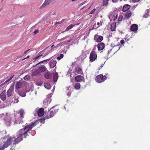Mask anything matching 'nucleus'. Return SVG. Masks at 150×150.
<instances>
[{"instance_id": "obj_46", "label": "nucleus", "mask_w": 150, "mask_h": 150, "mask_svg": "<svg viewBox=\"0 0 150 150\" xmlns=\"http://www.w3.org/2000/svg\"><path fill=\"white\" fill-rule=\"evenodd\" d=\"M67 37V36H66L65 37H64V38H61V39H60V40H59V41H62V40H64V39H65V38H66Z\"/></svg>"}, {"instance_id": "obj_25", "label": "nucleus", "mask_w": 150, "mask_h": 150, "mask_svg": "<svg viewBox=\"0 0 150 150\" xmlns=\"http://www.w3.org/2000/svg\"><path fill=\"white\" fill-rule=\"evenodd\" d=\"M20 114V116L21 117L23 118L24 117V115L25 113L24 112V110L23 109H21L19 111Z\"/></svg>"}, {"instance_id": "obj_32", "label": "nucleus", "mask_w": 150, "mask_h": 150, "mask_svg": "<svg viewBox=\"0 0 150 150\" xmlns=\"http://www.w3.org/2000/svg\"><path fill=\"white\" fill-rule=\"evenodd\" d=\"M130 7V5L126 4L124 6L122 9H129Z\"/></svg>"}, {"instance_id": "obj_58", "label": "nucleus", "mask_w": 150, "mask_h": 150, "mask_svg": "<svg viewBox=\"0 0 150 150\" xmlns=\"http://www.w3.org/2000/svg\"><path fill=\"white\" fill-rule=\"evenodd\" d=\"M94 26H95V25H93V28L92 29H90V30H93V29L94 28Z\"/></svg>"}, {"instance_id": "obj_33", "label": "nucleus", "mask_w": 150, "mask_h": 150, "mask_svg": "<svg viewBox=\"0 0 150 150\" xmlns=\"http://www.w3.org/2000/svg\"><path fill=\"white\" fill-rule=\"evenodd\" d=\"M91 6L90 5L87 4L85 6H83V7L81 8L80 9H83L84 8H85L86 9H89L90 8Z\"/></svg>"}, {"instance_id": "obj_17", "label": "nucleus", "mask_w": 150, "mask_h": 150, "mask_svg": "<svg viewBox=\"0 0 150 150\" xmlns=\"http://www.w3.org/2000/svg\"><path fill=\"white\" fill-rule=\"evenodd\" d=\"M40 75V72H39V70L38 69L35 70L32 72V75L33 76H35Z\"/></svg>"}, {"instance_id": "obj_42", "label": "nucleus", "mask_w": 150, "mask_h": 150, "mask_svg": "<svg viewBox=\"0 0 150 150\" xmlns=\"http://www.w3.org/2000/svg\"><path fill=\"white\" fill-rule=\"evenodd\" d=\"M42 81H40L37 82L36 83V84L38 86H40L42 85Z\"/></svg>"}, {"instance_id": "obj_44", "label": "nucleus", "mask_w": 150, "mask_h": 150, "mask_svg": "<svg viewBox=\"0 0 150 150\" xmlns=\"http://www.w3.org/2000/svg\"><path fill=\"white\" fill-rule=\"evenodd\" d=\"M35 134V130H33L31 132L32 135L34 136Z\"/></svg>"}, {"instance_id": "obj_8", "label": "nucleus", "mask_w": 150, "mask_h": 150, "mask_svg": "<svg viewBox=\"0 0 150 150\" xmlns=\"http://www.w3.org/2000/svg\"><path fill=\"white\" fill-rule=\"evenodd\" d=\"M97 58V54L94 51H92L90 55V59L91 62L95 61Z\"/></svg>"}, {"instance_id": "obj_23", "label": "nucleus", "mask_w": 150, "mask_h": 150, "mask_svg": "<svg viewBox=\"0 0 150 150\" xmlns=\"http://www.w3.org/2000/svg\"><path fill=\"white\" fill-rule=\"evenodd\" d=\"M23 85V83L20 81H18L16 85V89H18L19 88H21Z\"/></svg>"}, {"instance_id": "obj_22", "label": "nucleus", "mask_w": 150, "mask_h": 150, "mask_svg": "<svg viewBox=\"0 0 150 150\" xmlns=\"http://www.w3.org/2000/svg\"><path fill=\"white\" fill-rule=\"evenodd\" d=\"M83 79V76L81 75H79L76 76L75 79V80L78 82H80L82 81Z\"/></svg>"}, {"instance_id": "obj_55", "label": "nucleus", "mask_w": 150, "mask_h": 150, "mask_svg": "<svg viewBox=\"0 0 150 150\" xmlns=\"http://www.w3.org/2000/svg\"><path fill=\"white\" fill-rule=\"evenodd\" d=\"M97 24L98 26L97 27V28H98L100 26V23L99 22H98Z\"/></svg>"}, {"instance_id": "obj_27", "label": "nucleus", "mask_w": 150, "mask_h": 150, "mask_svg": "<svg viewBox=\"0 0 150 150\" xmlns=\"http://www.w3.org/2000/svg\"><path fill=\"white\" fill-rule=\"evenodd\" d=\"M13 75L10 76H8L6 78V80L4 83H7L8 82L10 81L13 77Z\"/></svg>"}, {"instance_id": "obj_59", "label": "nucleus", "mask_w": 150, "mask_h": 150, "mask_svg": "<svg viewBox=\"0 0 150 150\" xmlns=\"http://www.w3.org/2000/svg\"><path fill=\"white\" fill-rule=\"evenodd\" d=\"M29 50H27L25 52H24V54H25L26 53V52H27L28 51H29Z\"/></svg>"}, {"instance_id": "obj_52", "label": "nucleus", "mask_w": 150, "mask_h": 150, "mask_svg": "<svg viewBox=\"0 0 150 150\" xmlns=\"http://www.w3.org/2000/svg\"><path fill=\"white\" fill-rule=\"evenodd\" d=\"M45 120L44 119H41V122H43V123H44L45 122Z\"/></svg>"}, {"instance_id": "obj_57", "label": "nucleus", "mask_w": 150, "mask_h": 150, "mask_svg": "<svg viewBox=\"0 0 150 150\" xmlns=\"http://www.w3.org/2000/svg\"><path fill=\"white\" fill-rule=\"evenodd\" d=\"M112 49H111L109 51H108V54H109V53H110V52H111V51L112 50Z\"/></svg>"}, {"instance_id": "obj_41", "label": "nucleus", "mask_w": 150, "mask_h": 150, "mask_svg": "<svg viewBox=\"0 0 150 150\" xmlns=\"http://www.w3.org/2000/svg\"><path fill=\"white\" fill-rule=\"evenodd\" d=\"M64 57V55L63 54H61L60 55L57 57V59L58 60H60L62 58Z\"/></svg>"}, {"instance_id": "obj_3", "label": "nucleus", "mask_w": 150, "mask_h": 150, "mask_svg": "<svg viewBox=\"0 0 150 150\" xmlns=\"http://www.w3.org/2000/svg\"><path fill=\"white\" fill-rule=\"evenodd\" d=\"M71 40H69L68 41H64V42H61L59 44L55 46H54V45H52L51 47H50L49 46L47 47V48H48V51L47 52H49V53L52 51H53L55 49L57 48V47H58L59 46H61L62 45H64L67 44L68 42H70Z\"/></svg>"}, {"instance_id": "obj_50", "label": "nucleus", "mask_w": 150, "mask_h": 150, "mask_svg": "<svg viewBox=\"0 0 150 150\" xmlns=\"http://www.w3.org/2000/svg\"><path fill=\"white\" fill-rule=\"evenodd\" d=\"M71 91L68 92L67 93V95L68 96H70L71 95Z\"/></svg>"}, {"instance_id": "obj_5", "label": "nucleus", "mask_w": 150, "mask_h": 150, "mask_svg": "<svg viewBox=\"0 0 150 150\" xmlns=\"http://www.w3.org/2000/svg\"><path fill=\"white\" fill-rule=\"evenodd\" d=\"M117 10H114L112 13H109L108 17L110 21H115L117 19Z\"/></svg>"}, {"instance_id": "obj_4", "label": "nucleus", "mask_w": 150, "mask_h": 150, "mask_svg": "<svg viewBox=\"0 0 150 150\" xmlns=\"http://www.w3.org/2000/svg\"><path fill=\"white\" fill-rule=\"evenodd\" d=\"M14 86L11 85L10 88L7 92V95L8 99H11V97H14L15 94L13 92Z\"/></svg>"}, {"instance_id": "obj_39", "label": "nucleus", "mask_w": 150, "mask_h": 150, "mask_svg": "<svg viewBox=\"0 0 150 150\" xmlns=\"http://www.w3.org/2000/svg\"><path fill=\"white\" fill-rule=\"evenodd\" d=\"M44 76H45V78L47 79H49L50 76V74L48 73H46L45 74Z\"/></svg>"}, {"instance_id": "obj_60", "label": "nucleus", "mask_w": 150, "mask_h": 150, "mask_svg": "<svg viewBox=\"0 0 150 150\" xmlns=\"http://www.w3.org/2000/svg\"><path fill=\"white\" fill-rule=\"evenodd\" d=\"M2 133L4 134H6V131H4L2 132Z\"/></svg>"}, {"instance_id": "obj_34", "label": "nucleus", "mask_w": 150, "mask_h": 150, "mask_svg": "<svg viewBox=\"0 0 150 150\" xmlns=\"http://www.w3.org/2000/svg\"><path fill=\"white\" fill-rule=\"evenodd\" d=\"M52 58V57H51V58H50L49 59H46V60H45L41 61V62H40L38 63V64H36V65H33V67H35V66H36L37 65H38V64H40L41 63H43V62H46L47 61H48L50 59Z\"/></svg>"}, {"instance_id": "obj_14", "label": "nucleus", "mask_w": 150, "mask_h": 150, "mask_svg": "<svg viewBox=\"0 0 150 150\" xmlns=\"http://www.w3.org/2000/svg\"><path fill=\"white\" fill-rule=\"evenodd\" d=\"M9 100L10 102L15 103H17L18 102V97L15 96V95H14V97H11V99H9Z\"/></svg>"}, {"instance_id": "obj_21", "label": "nucleus", "mask_w": 150, "mask_h": 150, "mask_svg": "<svg viewBox=\"0 0 150 150\" xmlns=\"http://www.w3.org/2000/svg\"><path fill=\"white\" fill-rule=\"evenodd\" d=\"M46 69V68L45 66L44 65H42L40 66L38 69L39 70V72H40V73L41 72H43L45 71Z\"/></svg>"}, {"instance_id": "obj_29", "label": "nucleus", "mask_w": 150, "mask_h": 150, "mask_svg": "<svg viewBox=\"0 0 150 150\" xmlns=\"http://www.w3.org/2000/svg\"><path fill=\"white\" fill-rule=\"evenodd\" d=\"M149 10H146L145 12V13L143 16L144 18H147L149 16Z\"/></svg>"}, {"instance_id": "obj_54", "label": "nucleus", "mask_w": 150, "mask_h": 150, "mask_svg": "<svg viewBox=\"0 0 150 150\" xmlns=\"http://www.w3.org/2000/svg\"><path fill=\"white\" fill-rule=\"evenodd\" d=\"M133 2H138L140 0H132Z\"/></svg>"}, {"instance_id": "obj_63", "label": "nucleus", "mask_w": 150, "mask_h": 150, "mask_svg": "<svg viewBox=\"0 0 150 150\" xmlns=\"http://www.w3.org/2000/svg\"><path fill=\"white\" fill-rule=\"evenodd\" d=\"M23 122L22 121H21V122H18L19 124L22 123V122Z\"/></svg>"}, {"instance_id": "obj_19", "label": "nucleus", "mask_w": 150, "mask_h": 150, "mask_svg": "<svg viewBox=\"0 0 150 150\" xmlns=\"http://www.w3.org/2000/svg\"><path fill=\"white\" fill-rule=\"evenodd\" d=\"M105 45L102 42L99 43L98 45V48L99 50H101L104 48Z\"/></svg>"}, {"instance_id": "obj_12", "label": "nucleus", "mask_w": 150, "mask_h": 150, "mask_svg": "<svg viewBox=\"0 0 150 150\" xmlns=\"http://www.w3.org/2000/svg\"><path fill=\"white\" fill-rule=\"evenodd\" d=\"M0 98L1 100L3 101H4L6 99V96L5 90L3 91L1 93L0 95Z\"/></svg>"}, {"instance_id": "obj_64", "label": "nucleus", "mask_w": 150, "mask_h": 150, "mask_svg": "<svg viewBox=\"0 0 150 150\" xmlns=\"http://www.w3.org/2000/svg\"><path fill=\"white\" fill-rule=\"evenodd\" d=\"M70 71L69 70L68 71V73H67V74H68L69 73V74H70Z\"/></svg>"}, {"instance_id": "obj_47", "label": "nucleus", "mask_w": 150, "mask_h": 150, "mask_svg": "<svg viewBox=\"0 0 150 150\" xmlns=\"http://www.w3.org/2000/svg\"><path fill=\"white\" fill-rule=\"evenodd\" d=\"M120 43L122 44L123 45L124 44V40H122L120 41Z\"/></svg>"}, {"instance_id": "obj_26", "label": "nucleus", "mask_w": 150, "mask_h": 150, "mask_svg": "<svg viewBox=\"0 0 150 150\" xmlns=\"http://www.w3.org/2000/svg\"><path fill=\"white\" fill-rule=\"evenodd\" d=\"M13 75L10 76H8L6 78V80L4 83H7L8 82L10 81L13 77Z\"/></svg>"}, {"instance_id": "obj_7", "label": "nucleus", "mask_w": 150, "mask_h": 150, "mask_svg": "<svg viewBox=\"0 0 150 150\" xmlns=\"http://www.w3.org/2000/svg\"><path fill=\"white\" fill-rule=\"evenodd\" d=\"M52 96V94H48L47 96V98L43 101V103L45 105V107H47V105L51 102V100L50 98Z\"/></svg>"}, {"instance_id": "obj_30", "label": "nucleus", "mask_w": 150, "mask_h": 150, "mask_svg": "<svg viewBox=\"0 0 150 150\" xmlns=\"http://www.w3.org/2000/svg\"><path fill=\"white\" fill-rule=\"evenodd\" d=\"M44 87L47 89H50L51 86L50 83H46L44 84Z\"/></svg>"}, {"instance_id": "obj_53", "label": "nucleus", "mask_w": 150, "mask_h": 150, "mask_svg": "<svg viewBox=\"0 0 150 150\" xmlns=\"http://www.w3.org/2000/svg\"><path fill=\"white\" fill-rule=\"evenodd\" d=\"M118 0H112V1L114 3H116L118 1Z\"/></svg>"}, {"instance_id": "obj_28", "label": "nucleus", "mask_w": 150, "mask_h": 150, "mask_svg": "<svg viewBox=\"0 0 150 150\" xmlns=\"http://www.w3.org/2000/svg\"><path fill=\"white\" fill-rule=\"evenodd\" d=\"M116 23H112L111 25V30L112 31H114L116 29Z\"/></svg>"}, {"instance_id": "obj_31", "label": "nucleus", "mask_w": 150, "mask_h": 150, "mask_svg": "<svg viewBox=\"0 0 150 150\" xmlns=\"http://www.w3.org/2000/svg\"><path fill=\"white\" fill-rule=\"evenodd\" d=\"M18 94L22 97H25L26 96V92L25 91H20L18 92Z\"/></svg>"}, {"instance_id": "obj_16", "label": "nucleus", "mask_w": 150, "mask_h": 150, "mask_svg": "<svg viewBox=\"0 0 150 150\" xmlns=\"http://www.w3.org/2000/svg\"><path fill=\"white\" fill-rule=\"evenodd\" d=\"M138 29V26L136 24L132 25L130 27V29L132 31H136Z\"/></svg>"}, {"instance_id": "obj_40", "label": "nucleus", "mask_w": 150, "mask_h": 150, "mask_svg": "<svg viewBox=\"0 0 150 150\" xmlns=\"http://www.w3.org/2000/svg\"><path fill=\"white\" fill-rule=\"evenodd\" d=\"M24 80H28L30 79V77L29 75H26L24 78Z\"/></svg>"}, {"instance_id": "obj_15", "label": "nucleus", "mask_w": 150, "mask_h": 150, "mask_svg": "<svg viewBox=\"0 0 150 150\" xmlns=\"http://www.w3.org/2000/svg\"><path fill=\"white\" fill-rule=\"evenodd\" d=\"M109 0H103V5L100 6V8L103 9L108 5Z\"/></svg>"}, {"instance_id": "obj_49", "label": "nucleus", "mask_w": 150, "mask_h": 150, "mask_svg": "<svg viewBox=\"0 0 150 150\" xmlns=\"http://www.w3.org/2000/svg\"><path fill=\"white\" fill-rule=\"evenodd\" d=\"M61 23V22H60V21L58 22H55V24H60Z\"/></svg>"}, {"instance_id": "obj_13", "label": "nucleus", "mask_w": 150, "mask_h": 150, "mask_svg": "<svg viewBox=\"0 0 150 150\" xmlns=\"http://www.w3.org/2000/svg\"><path fill=\"white\" fill-rule=\"evenodd\" d=\"M56 64V61L55 59H52L50 61L49 64L51 68H53L55 66Z\"/></svg>"}, {"instance_id": "obj_56", "label": "nucleus", "mask_w": 150, "mask_h": 150, "mask_svg": "<svg viewBox=\"0 0 150 150\" xmlns=\"http://www.w3.org/2000/svg\"><path fill=\"white\" fill-rule=\"evenodd\" d=\"M137 5H134L132 6V8L134 9L136 8V7L137 6Z\"/></svg>"}, {"instance_id": "obj_6", "label": "nucleus", "mask_w": 150, "mask_h": 150, "mask_svg": "<svg viewBox=\"0 0 150 150\" xmlns=\"http://www.w3.org/2000/svg\"><path fill=\"white\" fill-rule=\"evenodd\" d=\"M106 79L105 76H103L102 74L99 75L97 76L96 79V80L98 83L102 82Z\"/></svg>"}, {"instance_id": "obj_38", "label": "nucleus", "mask_w": 150, "mask_h": 150, "mask_svg": "<svg viewBox=\"0 0 150 150\" xmlns=\"http://www.w3.org/2000/svg\"><path fill=\"white\" fill-rule=\"evenodd\" d=\"M103 37L101 36H99L97 39V42H101L103 40Z\"/></svg>"}, {"instance_id": "obj_51", "label": "nucleus", "mask_w": 150, "mask_h": 150, "mask_svg": "<svg viewBox=\"0 0 150 150\" xmlns=\"http://www.w3.org/2000/svg\"><path fill=\"white\" fill-rule=\"evenodd\" d=\"M96 10H92V11L90 13V14H92L94 13L95 11Z\"/></svg>"}, {"instance_id": "obj_35", "label": "nucleus", "mask_w": 150, "mask_h": 150, "mask_svg": "<svg viewBox=\"0 0 150 150\" xmlns=\"http://www.w3.org/2000/svg\"><path fill=\"white\" fill-rule=\"evenodd\" d=\"M74 25H72V24L70 25L66 28V29L64 31H67L68 30L71 29L74 27Z\"/></svg>"}, {"instance_id": "obj_61", "label": "nucleus", "mask_w": 150, "mask_h": 150, "mask_svg": "<svg viewBox=\"0 0 150 150\" xmlns=\"http://www.w3.org/2000/svg\"><path fill=\"white\" fill-rule=\"evenodd\" d=\"M127 10H122V11H124V12H125V11H126Z\"/></svg>"}, {"instance_id": "obj_62", "label": "nucleus", "mask_w": 150, "mask_h": 150, "mask_svg": "<svg viewBox=\"0 0 150 150\" xmlns=\"http://www.w3.org/2000/svg\"><path fill=\"white\" fill-rule=\"evenodd\" d=\"M64 19H62V21H60V22H61V23H62V22H63V21H64Z\"/></svg>"}, {"instance_id": "obj_18", "label": "nucleus", "mask_w": 150, "mask_h": 150, "mask_svg": "<svg viewBox=\"0 0 150 150\" xmlns=\"http://www.w3.org/2000/svg\"><path fill=\"white\" fill-rule=\"evenodd\" d=\"M38 114L39 117L42 116L44 114V111L43 108H40L38 111Z\"/></svg>"}, {"instance_id": "obj_10", "label": "nucleus", "mask_w": 150, "mask_h": 150, "mask_svg": "<svg viewBox=\"0 0 150 150\" xmlns=\"http://www.w3.org/2000/svg\"><path fill=\"white\" fill-rule=\"evenodd\" d=\"M49 54V52H47L46 51H45V50H42L41 51L39 54V55L38 56L36 57L34 59H38L39 57L42 55L44 56H45Z\"/></svg>"}, {"instance_id": "obj_2", "label": "nucleus", "mask_w": 150, "mask_h": 150, "mask_svg": "<svg viewBox=\"0 0 150 150\" xmlns=\"http://www.w3.org/2000/svg\"><path fill=\"white\" fill-rule=\"evenodd\" d=\"M2 121L7 125L9 126L12 123L10 117L6 113L0 115V121Z\"/></svg>"}, {"instance_id": "obj_45", "label": "nucleus", "mask_w": 150, "mask_h": 150, "mask_svg": "<svg viewBox=\"0 0 150 150\" xmlns=\"http://www.w3.org/2000/svg\"><path fill=\"white\" fill-rule=\"evenodd\" d=\"M86 1H84L82 3L80 4L79 5V7H80L83 4H84L86 2Z\"/></svg>"}, {"instance_id": "obj_9", "label": "nucleus", "mask_w": 150, "mask_h": 150, "mask_svg": "<svg viewBox=\"0 0 150 150\" xmlns=\"http://www.w3.org/2000/svg\"><path fill=\"white\" fill-rule=\"evenodd\" d=\"M52 0H45L43 4L40 7V9L44 8L48 6Z\"/></svg>"}, {"instance_id": "obj_37", "label": "nucleus", "mask_w": 150, "mask_h": 150, "mask_svg": "<svg viewBox=\"0 0 150 150\" xmlns=\"http://www.w3.org/2000/svg\"><path fill=\"white\" fill-rule=\"evenodd\" d=\"M74 88L76 90H79L80 88V84L79 83H77L75 84Z\"/></svg>"}, {"instance_id": "obj_43", "label": "nucleus", "mask_w": 150, "mask_h": 150, "mask_svg": "<svg viewBox=\"0 0 150 150\" xmlns=\"http://www.w3.org/2000/svg\"><path fill=\"white\" fill-rule=\"evenodd\" d=\"M122 19H123V16H121L119 17L118 19L119 21H121L122 20Z\"/></svg>"}, {"instance_id": "obj_11", "label": "nucleus", "mask_w": 150, "mask_h": 150, "mask_svg": "<svg viewBox=\"0 0 150 150\" xmlns=\"http://www.w3.org/2000/svg\"><path fill=\"white\" fill-rule=\"evenodd\" d=\"M58 110V109L57 110H52L50 112V113L49 114V116H47L46 117V118L47 119H48L49 118H50L52 117H53L56 112H57Z\"/></svg>"}, {"instance_id": "obj_1", "label": "nucleus", "mask_w": 150, "mask_h": 150, "mask_svg": "<svg viewBox=\"0 0 150 150\" xmlns=\"http://www.w3.org/2000/svg\"><path fill=\"white\" fill-rule=\"evenodd\" d=\"M36 122H32L30 125L26 124L23 129H20L16 133V136L11 137L6 136L2 138L4 140V144L0 146V150H4L10 145H15L18 144L22 140L23 138H26L29 135V130L36 125Z\"/></svg>"}, {"instance_id": "obj_20", "label": "nucleus", "mask_w": 150, "mask_h": 150, "mask_svg": "<svg viewBox=\"0 0 150 150\" xmlns=\"http://www.w3.org/2000/svg\"><path fill=\"white\" fill-rule=\"evenodd\" d=\"M75 72L79 74H83V71L81 68L79 67H77L75 68Z\"/></svg>"}, {"instance_id": "obj_36", "label": "nucleus", "mask_w": 150, "mask_h": 150, "mask_svg": "<svg viewBox=\"0 0 150 150\" xmlns=\"http://www.w3.org/2000/svg\"><path fill=\"white\" fill-rule=\"evenodd\" d=\"M132 13L130 11H129L126 13L125 14V16L127 18L129 17L131 15Z\"/></svg>"}, {"instance_id": "obj_24", "label": "nucleus", "mask_w": 150, "mask_h": 150, "mask_svg": "<svg viewBox=\"0 0 150 150\" xmlns=\"http://www.w3.org/2000/svg\"><path fill=\"white\" fill-rule=\"evenodd\" d=\"M53 81L56 82L57 81L58 78V75L57 72H56L54 74H53Z\"/></svg>"}, {"instance_id": "obj_48", "label": "nucleus", "mask_w": 150, "mask_h": 150, "mask_svg": "<svg viewBox=\"0 0 150 150\" xmlns=\"http://www.w3.org/2000/svg\"><path fill=\"white\" fill-rule=\"evenodd\" d=\"M38 32V30H35L34 32H33V33L35 34H37Z\"/></svg>"}]
</instances>
